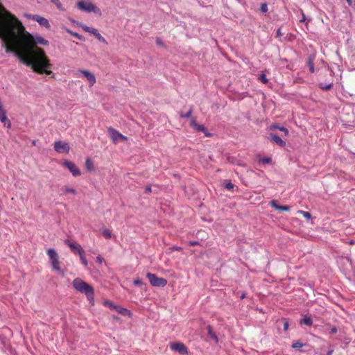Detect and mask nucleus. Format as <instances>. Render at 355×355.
<instances>
[{
  "mask_svg": "<svg viewBox=\"0 0 355 355\" xmlns=\"http://www.w3.org/2000/svg\"><path fill=\"white\" fill-rule=\"evenodd\" d=\"M0 38L6 53H12L18 60L37 74L54 77L53 64L44 49L38 44L48 46L49 42L41 36H33L22 23L10 12L0 13Z\"/></svg>",
  "mask_w": 355,
  "mask_h": 355,
  "instance_id": "obj_1",
  "label": "nucleus"
},
{
  "mask_svg": "<svg viewBox=\"0 0 355 355\" xmlns=\"http://www.w3.org/2000/svg\"><path fill=\"white\" fill-rule=\"evenodd\" d=\"M73 287L78 291L81 293H84L86 295L87 298L89 301L93 302L94 297V288L87 284V282L83 281L80 278H76L73 280L72 282Z\"/></svg>",
  "mask_w": 355,
  "mask_h": 355,
  "instance_id": "obj_2",
  "label": "nucleus"
},
{
  "mask_svg": "<svg viewBox=\"0 0 355 355\" xmlns=\"http://www.w3.org/2000/svg\"><path fill=\"white\" fill-rule=\"evenodd\" d=\"M77 8L87 12L101 14V10L95 4L89 1H80L77 3Z\"/></svg>",
  "mask_w": 355,
  "mask_h": 355,
  "instance_id": "obj_3",
  "label": "nucleus"
},
{
  "mask_svg": "<svg viewBox=\"0 0 355 355\" xmlns=\"http://www.w3.org/2000/svg\"><path fill=\"white\" fill-rule=\"evenodd\" d=\"M46 253L49 257L53 270L60 271V262L59 261L58 254L56 252V251L53 248H49L47 250Z\"/></svg>",
  "mask_w": 355,
  "mask_h": 355,
  "instance_id": "obj_4",
  "label": "nucleus"
},
{
  "mask_svg": "<svg viewBox=\"0 0 355 355\" xmlns=\"http://www.w3.org/2000/svg\"><path fill=\"white\" fill-rule=\"evenodd\" d=\"M146 277L148 279L150 284L155 287H164L167 284V280L162 277H157L155 274L148 272Z\"/></svg>",
  "mask_w": 355,
  "mask_h": 355,
  "instance_id": "obj_5",
  "label": "nucleus"
},
{
  "mask_svg": "<svg viewBox=\"0 0 355 355\" xmlns=\"http://www.w3.org/2000/svg\"><path fill=\"white\" fill-rule=\"evenodd\" d=\"M107 132L110 139L114 144H116L119 141H125L128 140L127 137L123 135L121 133L112 127H109L107 128Z\"/></svg>",
  "mask_w": 355,
  "mask_h": 355,
  "instance_id": "obj_6",
  "label": "nucleus"
},
{
  "mask_svg": "<svg viewBox=\"0 0 355 355\" xmlns=\"http://www.w3.org/2000/svg\"><path fill=\"white\" fill-rule=\"evenodd\" d=\"M25 16L31 19L33 21H37L41 26L50 28L51 26L49 22V21L44 17H42L38 15H30V14H26Z\"/></svg>",
  "mask_w": 355,
  "mask_h": 355,
  "instance_id": "obj_7",
  "label": "nucleus"
},
{
  "mask_svg": "<svg viewBox=\"0 0 355 355\" xmlns=\"http://www.w3.org/2000/svg\"><path fill=\"white\" fill-rule=\"evenodd\" d=\"M54 150L58 153H68L70 146L65 141H58L54 143Z\"/></svg>",
  "mask_w": 355,
  "mask_h": 355,
  "instance_id": "obj_8",
  "label": "nucleus"
},
{
  "mask_svg": "<svg viewBox=\"0 0 355 355\" xmlns=\"http://www.w3.org/2000/svg\"><path fill=\"white\" fill-rule=\"evenodd\" d=\"M62 165L67 168L73 176L80 175V171L78 166L71 161L65 160L63 162Z\"/></svg>",
  "mask_w": 355,
  "mask_h": 355,
  "instance_id": "obj_9",
  "label": "nucleus"
},
{
  "mask_svg": "<svg viewBox=\"0 0 355 355\" xmlns=\"http://www.w3.org/2000/svg\"><path fill=\"white\" fill-rule=\"evenodd\" d=\"M83 29L85 32L89 33L92 34L93 35H94L98 41H100L105 44H107V42L106 41V40L98 33L97 29L87 26H83Z\"/></svg>",
  "mask_w": 355,
  "mask_h": 355,
  "instance_id": "obj_10",
  "label": "nucleus"
},
{
  "mask_svg": "<svg viewBox=\"0 0 355 355\" xmlns=\"http://www.w3.org/2000/svg\"><path fill=\"white\" fill-rule=\"evenodd\" d=\"M171 348L175 352H178L182 355L187 354L188 352L187 347L181 343H171Z\"/></svg>",
  "mask_w": 355,
  "mask_h": 355,
  "instance_id": "obj_11",
  "label": "nucleus"
},
{
  "mask_svg": "<svg viewBox=\"0 0 355 355\" xmlns=\"http://www.w3.org/2000/svg\"><path fill=\"white\" fill-rule=\"evenodd\" d=\"M0 121L3 123V125L8 128L11 127V122L8 119L6 111L3 109L2 104L0 105Z\"/></svg>",
  "mask_w": 355,
  "mask_h": 355,
  "instance_id": "obj_12",
  "label": "nucleus"
},
{
  "mask_svg": "<svg viewBox=\"0 0 355 355\" xmlns=\"http://www.w3.org/2000/svg\"><path fill=\"white\" fill-rule=\"evenodd\" d=\"M64 243L66 245H67L70 248V249L72 251L77 252L78 254H81L82 252H84V250L82 248V247L80 245H78V243H74V242H71L69 240H66L64 241Z\"/></svg>",
  "mask_w": 355,
  "mask_h": 355,
  "instance_id": "obj_13",
  "label": "nucleus"
},
{
  "mask_svg": "<svg viewBox=\"0 0 355 355\" xmlns=\"http://www.w3.org/2000/svg\"><path fill=\"white\" fill-rule=\"evenodd\" d=\"M81 73L89 81L90 86H93L96 83L95 76L87 70H80Z\"/></svg>",
  "mask_w": 355,
  "mask_h": 355,
  "instance_id": "obj_14",
  "label": "nucleus"
},
{
  "mask_svg": "<svg viewBox=\"0 0 355 355\" xmlns=\"http://www.w3.org/2000/svg\"><path fill=\"white\" fill-rule=\"evenodd\" d=\"M268 139L270 141H271L273 143L277 144L279 146H284L286 145V142L282 140L278 135L271 133L268 136Z\"/></svg>",
  "mask_w": 355,
  "mask_h": 355,
  "instance_id": "obj_15",
  "label": "nucleus"
},
{
  "mask_svg": "<svg viewBox=\"0 0 355 355\" xmlns=\"http://www.w3.org/2000/svg\"><path fill=\"white\" fill-rule=\"evenodd\" d=\"M191 126L196 130L199 132H203L205 133L206 128L203 125H200L197 123L196 119H192L190 123Z\"/></svg>",
  "mask_w": 355,
  "mask_h": 355,
  "instance_id": "obj_16",
  "label": "nucleus"
},
{
  "mask_svg": "<svg viewBox=\"0 0 355 355\" xmlns=\"http://www.w3.org/2000/svg\"><path fill=\"white\" fill-rule=\"evenodd\" d=\"M114 309L116 310L119 313L123 315H129L130 314V311L129 310L119 306H114Z\"/></svg>",
  "mask_w": 355,
  "mask_h": 355,
  "instance_id": "obj_17",
  "label": "nucleus"
},
{
  "mask_svg": "<svg viewBox=\"0 0 355 355\" xmlns=\"http://www.w3.org/2000/svg\"><path fill=\"white\" fill-rule=\"evenodd\" d=\"M102 234L106 239H111L112 234V231L106 227H103L101 229Z\"/></svg>",
  "mask_w": 355,
  "mask_h": 355,
  "instance_id": "obj_18",
  "label": "nucleus"
},
{
  "mask_svg": "<svg viewBox=\"0 0 355 355\" xmlns=\"http://www.w3.org/2000/svg\"><path fill=\"white\" fill-rule=\"evenodd\" d=\"M301 324H304L306 326H311L313 324L312 319L309 316H304L300 322Z\"/></svg>",
  "mask_w": 355,
  "mask_h": 355,
  "instance_id": "obj_19",
  "label": "nucleus"
},
{
  "mask_svg": "<svg viewBox=\"0 0 355 355\" xmlns=\"http://www.w3.org/2000/svg\"><path fill=\"white\" fill-rule=\"evenodd\" d=\"M207 332H208V335L217 343L218 337H217L216 334L213 331L211 326L207 327Z\"/></svg>",
  "mask_w": 355,
  "mask_h": 355,
  "instance_id": "obj_20",
  "label": "nucleus"
},
{
  "mask_svg": "<svg viewBox=\"0 0 355 355\" xmlns=\"http://www.w3.org/2000/svg\"><path fill=\"white\" fill-rule=\"evenodd\" d=\"M192 113H193V108L191 107L189 109V110L187 112V113H183V112H180V116L181 118H189L191 115H192Z\"/></svg>",
  "mask_w": 355,
  "mask_h": 355,
  "instance_id": "obj_21",
  "label": "nucleus"
},
{
  "mask_svg": "<svg viewBox=\"0 0 355 355\" xmlns=\"http://www.w3.org/2000/svg\"><path fill=\"white\" fill-rule=\"evenodd\" d=\"M63 191H64L65 193H73V194H76V189H73V188H70L67 186H64L63 188H62Z\"/></svg>",
  "mask_w": 355,
  "mask_h": 355,
  "instance_id": "obj_22",
  "label": "nucleus"
},
{
  "mask_svg": "<svg viewBox=\"0 0 355 355\" xmlns=\"http://www.w3.org/2000/svg\"><path fill=\"white\" fill-rule=\"evenodd\" d=\"M298 213L301 215H302L304 218L309 220L311 218V214L308 211H304L302 210H299Z\"/></svg>",
  "mask_w": 355,
  "mask_h": 355,
  "instance_id": "obj_23",
  "label": "nucleus"
},
{
  "mask_svg": "<svg viewBox=\"0 0 355 355\" xmlns=\"http://www.w3.org/2000/svg\"><path fill=\"white\" fill-rule=\"evenodd\" d=\"M271 128H275V129H278V130H279L280 131L284 132V134H285L286 135H288V129H286V128H284V127H279L278 125H272Z\"/></svg>",
  "mask_w": 355,
  "mask_h": 355,
  "instance_id": "obj_24",
  "label": "nucleus"
},
{
  "mask_svg": "<svg viewBox=\"0 0 355 355\" xmlns=\"http://www.w3.org/2000/svg\"><path fill=\"white\" fill-rule=\"evenodd\" d=\"M80 256V261L82 262V263L85 266H87V260L86 259L85 255H84V252H82L81 254H78Z\"/></svg>",
  "mask_w": 355,
  "mask_h": 355,
  "instance_id": "obj_25",
  "label": "nucleus"
},
{
  "mask_svg": "<svg viewBox=\"0 0 355 355\" xmlns=\"http://www.w3.org/2000/svg\"><path fill=\"white\" fill-rule=\"evenodd\" d=\"M304 346V344L300 341H296L293 343L292 347L294 349H299Z\"/></svg>",
  "mask_w": 355,
  "mask_h": 355,
  "instance_id": "obj_26",
  "label": "nucleus"
},
{
  "mask_svg": "<svg viewBox=\"0 0 355 355\" xmlns=\"http://www.w3.org/2000/svg\"><path fill=\"white\" fill-rule=\"evenodd\" d=\"M86 167L88 170H92L93 169V163L89 159H87L85 162Z\"/></svg>",
  "mask_w": 355,
  "mask_h": 355,
  "instance_id": "obj_27",
  "label": "nucleus"
},
{
  "mask_svg": "<svg viewBox=\"0 0 355 355\" xmlns=\"http://www.w3.org/2000/svg\"><path fill=\"white\" fill-rule=\"evenodd\" d=\"M270 205L272 207H273L275 209L279 210L280 205H278V202L277 200H272L270 202Z\"/></svg>",
  "mask_w": 355,
  "mask_h": 355,
  "instance_id": "obj_28",
  "label": "nucleus"
},
{
  "mask_svg": "<svg viewBox=\"0 0 355 355\" xmlns=\"http://www.w3.org/2000/svg\"><path fill=\"white\" fill-rule=\"evenodd\" d=\"M268 9L267 3H261V7H260V10L262 12H268Z\"/></svg>",
  "mask_w": 355,
  "mask_h": 355,
  "instance_id": "obj_29",
  "label": "nucleus"
},
{
  "mask_svg": "<svg viewBox=\"0 0 355 355\" xmlns=\"http://www.w3.org/2000/svg\"><path fill=\"white\" fill-rule=\"evenodd\" d=\"M234 184L233 183H232L231 182L226 183L225 185V188L227 190H231V189H234Z\"/></svg>",
  "mask_w": 355,
  "mask_h": 355,
  "instance_id": "obj_30",
  "label": "nucleus"
},
{
  "mask_svg": "<svg viewBox=\"0 0 355 355\" xmlns=\"http://www.w3.org/2000/svg\"><path fill=\"white\" fill-rule=\"evenodd\" d=\"M53 4H55L58 8L60 9L62 8V3L59 0H50Z\"/></svg>",
  "mask_w": 355,
  "mask_h": 355,
  "instance_id": "obj_31",
  "label": "nucleus"
},
{
  "mask_svg": "<svg viewBox=\"0 0 355 355\" xmlns=\"http://www.w3.org/2000/svg\"><path fill=\"white\" fill-rule=\"evenodd\" d=\"M290 209H291V207L289 206L280 205L279 211H290Z\"/></svg>",
  "mask_w": 355,
  "mask_h": 355,
  "instance_id": "obj_32",
  "label": "nucleus"
},
{
  "mask_svg": "<svg viewBox=\"0 0 355 355\" xmlns=\"http://www.w3.org/2000/svg\"><path fill=\"white\" fill-rule=\"evenodd\" d=\"M308 64H309L310 72L313 73L315 71L313 62L311 60H309Z\"/></svg>",
  "mask_w": 355,
  "mask_h": 355,
  "instance_id": "obj_33",
  "label": "nucleus"
},
{
  "mask_svg": "<svg viewBox=\"0 0 355 355\" xmlns=\"http://www.w3.org/2000/svg\"><path fill=\"white\" fill-rule=\"evenodd\" d=\"M104 304L105 306H109L110 309H114V306H116V305H114L112 302H110V301H105L104 302Z\"/></svg>",
  "mask_w": 355,
  "mask_h": 355,
  "instance_id": "obj_34",
  "label": "nucleus"
},
{
  "mask_svg": "<svg viewBox=\"0 0 355 355\" xmlns=\"http://www.w3.org/2000/svg\"><path fill=\"white\" fill-rule=\"evenodd\" d=\"M133 284L135 285V286H141L144 284L143 282L141 279H136L133 281Z\"/></svg>",
  "mask_w": 355,
  "mask_h": 355,
  "instance_id": "obj_35",
  "label": "nucleus"
},
{
  "mask_svg": "<svg viewBox=\"0 0 355 355\" xmlns=\"http://www.w3.org/2000/svg\"><path fill=\"white\" fill-rule=\"evenodd\" d=\"M261 162L263 164H270L272 162V159L270 157H264L261 159Z\"/></svg>",
  "mask_w": 355,
  "mask_h": 355,
  "instance_id": "obj_36",
  "label": "nucleus"
},
{
  "mask_svg": "<svg viewBox=\"0 0 355 355\" xmlns=\"http://www.w3.org/2000/svg\"><path fill=\"white\" fill-rule=\"evenodd\" d=\"M259 80L263 83H266L268 82V79L265 74H261L259 77Z\"/></svg>",
  "mask_w": 355,
  "mask_h": 355,
  "instance_id": "obj_37",
  "label": "nucleus"
},
{
  "mask_svg": "<svg viewBox=\"0 0 355 355\" xmlns=\"http://www.w3.org/2000/svg\"><path fill=\"white\" fill-rule=\"evenodd\" d=\"M332 87V84H329V85H321L320 86V88L323 90H329Z\"/></svg>",
  "mask_w": 355,
  "mask_h": 355,
  "instance_id": "obj_38",
  "label": "nucleus"
},
{
  "mask_svg": "<svg viewBox=\"0 0 355 355\" xmlns=\"http://www.w3.org/2000/svg\"><path fill=\"white\" fill-rule=\"evenodd\" d=\"M284 330L287 331L288 329L289 324L286 319H284Z\"/></svg>",
  "mask_w": 355,
  "mask_h": 355,
  "instance_id": "obj_39",
  "label": "nucleus"
},
{
  "mask_svg": "<svg viewBox=\"0 0 355 355\" xmlns=\"http://www.w3.org/2000/svg\"><path fill=\"white\" fill-rule=\"evenodd\" d=\"M8 12L2 5L0 4V13L1 15H6V12Z\"/></svg>",
  "mask_w": 355,
  "mask_h": 355,
  "instance_id": "obj_40",
  "label": "nucleus"
},
{
  "mask_svg": "<svg viewBox=\"0 0 355 355\" xmlns=\"http://www.w3.org/2000/svg\"><path fill=\"white\" fill-rule=\"evenodd\" d=\"M276 34H277V37H282L283 35V33H282L281 28H278L277 30Z\"/></svg>",
  "mask_w": 355,
  "mask_h": 355,
  "instance_id": "obj_41",
  "label": "nucleus"
},
{
  "mask_svg": "<svg viewBox=\"0 0 355 355\" xmlns=\"http://www.w3.org/2000/svg\"><path fill=\"white\" fill-rule=\"evenodd\" d=\"M96 261L99 263V264H101L103 261V259L101 257V256H98L96 257Z\"/></svg>",
  "mask_w": 355,
  "mask_h": 355,
  "instance_id": "obj_42",
  "label": "nucleus"
},
{
  "mask_svg": "<svg viewBox=\"0 0 355 355\" xmlns=\"http://www.w3.org/2000/svg\"><path fill=\"white\" fill-rule=\"evenodd\" d=\"M189 245L190 246H193V245H200V243L198 241H190Z\"/></svg>",
  "mask_w": 355,
  "mask_h": 355,
  "instance_id": "obj_43",
  "label": "nucleus"
},
{
  "mask_svg": "<svg viewBox=\"0 0 355 355\" xmlns=\"http://www.w3.org/2000/svg\"><path fill=\"white\" fill-rule=\"evenodd\" d=\"M337 331H338V329L336 327H334L331 329V333L332 334H336L337 333Z\"/></svg>",
  "mask_w": 355,
  "mask_h": 355,
  "instance_id": "obj_44",
  "label": "nucleus"
},
{
  "mask_svg": "<svg viewBox=\"0 0 355 355\" xmlns=\"http://www.w3.org/2000/svg\"><path fill=\"white\" fill-rule=\"evenodd\" d=\"M145 191L146 193H150L152 191V189L150 186H146L145 187Z\"/></svg>",
  "mask_w": 355,
  "mask_h": 355,
  "instance_id": "obj_45",
  "label": "nucleus"
},
{
  "mask_svg": "<svg viewBox=\"0 0 355 355\" xmlns=\"http://www.w3.org/2000/svg\"><path fill=\"white\" fill-rule=\"evenodd\" d=\"M68 32H69V33H71V35H73V36H75V37H78V38H80L79 35H78V33H72V32H71V31H68Z\"/></svg>",
  "mask_w": 355,
  "mask_h": 355,
  "instance_id": "obj_46",
  "label": "nucleus"
},
{
  "mask_svg": "<svg viewBox=\"0 0 355 355\" xmlns=\"http://www.w3.org/2000/svg\"><path fill=\"white\" fill-rule=\"evenodd\" d=\"M157 44L159 46H163V42H162V40L160 39H157Z\"/></svg>",
  "mask_w": 355,
  "mask_h": 355,
  "instance_id": "obj_47",
  "label": "nucleus"
},
{
  "mask_svg": "<svg viewBox=\"0 0 355 355\" xmlns=\"http://www.w3.org/2000/svg\"><path fill=\"white\" fill-rule=\"evenodd\" d=\"M306 20L305 15L302 12V18L300 20V22H304Z\"/></svg>",
  "mask_w": 355,
  "mask_h": 355,
  "instance_id": "obj_48",
  "label": "nucleus"
},
{
  "mask_svg": "<svg viewBox=\"0 0 355 355\" xmlns=\"http://www.w3.org/2000/svg\"><path fill=\"white\" fill-rule=\"evenodd\" d=\"M174 249L176 250H178V251H181L182 250V248H180V247H175Z\"/></svg>",
  "mask_w": 355,
  "mask_h": 355,
  "instance_id": "obj_49",
  "label": "nucleus"
},
{
  "mask_svg": "<svg viewBox=\"0 0 355 355\" xmlns=\"http://www.w3.org/2000/svg\"><path fill=\"white\" fill-rule=\"evenodd\" d=\"M332 353H333V350H329V351L327 352V355H331V354H332Z\"/></svg>",
  "mask_w": 355,
  "mask_h": 355,
  "instance_id": "obj_50",
  "label": "nucleus"
},
{
  "mask_svg": "<svg viewBox=\"0 0 355 355\" xmlns=\"http://www.w3.org/2000/svg\"><path fill=\"white\" fill-rule=\"evenodd\" d=\"M349 245H354V241L353 240H352V241H350L349 242Z\"/></svg>",
  "mask_w": 355,
  "mask_h": 355,
  "instance_id": "obj_51",
  "label": "nucleus"
},
{
  "mask_svg": "<svg viewBox=\"0 0 355 355\" xmlns=\"http://www.w3.org/2000/svg\"><path fill=\"white\" fill-rule=\"evenodd\" d=\"M245 293H243V294L241 295V299H243V298H245Z\"/></svg>",
  "mask_w": 355,
  "mask_h": 355,
  "instance_id": "obj_52",
  "label": "nucleus"
},
{
  "mask_svg": "<svg viewBox=\"0 0 355 355\" xmlns=\"http://www.w3.org/2000/svg\"><path fill=\"white\" fill-rule=\"evenodd\" d=\"M347 3L351 5L352 4V0H347Z\"/></svg>",
  "mask_w": 355,
  "mask_h": 355,
  "instance_id": "obj_53",
  "label": "nucleus"
},
{
  "mask_svg": "<svg viewBox=\"0 0 355 355\" xmlns=\"http://www.w3.org/2000/svg\"><path fill=\"white\" fill-rule=\"evenodd\" d=\"M32 144H33V146H35V144H36V141H35V140H34V141H33V143H32Z\"/></svg>",
  "mask_w": 355,
  "mask_h": 355,
  "instance_id": "obj_54",
  "label": "nucleus"
}]
</instances>
